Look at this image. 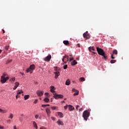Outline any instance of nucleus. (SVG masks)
<instances>
[{"instance_id": "obj_26", "label": "nucleus", "mask_w": 129, "mask_h": 129, "mask_svg": "<svg viewBox=\"0 0 129 129\" xmlns=\"http://www.w3.org/2000/svg\"><path fill=\"white\" fill-rule=\"evenodd\" d=\"M43 100L44 101H45V102H47V103L50 101V99H48V98H45Z\"/></svg>"}, {"instance_id": "obj_34", "label": "nucleus", "mask_w": 129, "mask_h": 129, "mask_svg": "<svg viewBox=\"0 0 129 129\" xmlns=\"http://www.w3.org/2000/svg\"><path fill=\"white\" fill-rule=\"evenodd\" d=\"M113 54H115V55H117V50L115 49L113 51Z\"/></svg>"}, {"instance_id": "obj_3", "label": "nucleus", "mask_w": 129, "mask_h": 129, "mask_svg": "<svg viewBox=\"0 0 129 129\" xmlns=\"http://www.w3.org/2000/svg\"><path fill=\"white\" fill-rule=\"evenodd\" d=\"M96 49H97V51L99 55H101V56H103V55H104V54L105 53V52H104V51L103 50V49H102L98 47H97Z\"/></svg>"}, {"instance_id": "obj_13", "label": "nucleus", "mask_w": 129, "mask_h": 129, "mask_svg": "<svg viewBox=\"0 0 129 129\" xmlns=\"http://www.w3.org/2000/svg\"><path fill=\"white\" fill-rule=\"evenodd\" d=\"M50 92H52V93H54L55 92V87L54 86H50Z\"/></svg>"}, {"instance_id": "obj_20", "label": "nucleus", "mask_w": 129, "mask_h": 129, "mask_svg": "<svg viewBox=\"0 0 129 129\" xmlns=\"http://www.w3.org/2000/svg\"><path fill=\"white\" fill-rule=\"evenodd\" d=\"M57 114L58 115H59V117H63V113H62V112H57Z\"/></svg>"}, {"instance_id": "obj_29", "label": "nucleus", "mask_w": 129, "mask_h": 129, "mask_svg": "<svg viewBox=\"0 0 129 129\" xmlns=\"http://www.w3.org/2000/svg\"><path fill=\"white\" fill-rule=\"evenodd\" d=\"M51 109H52V110H55V109H57V108H58V107L57 106H52L51 107Z\"/></svg>"}, {"instance_id": "obj_31", "label": "nucleus", "mask_w": 129, "mask_h": 129, "mask_svg": "<svg viewBox=\"0 0 129 129\" xmlns=\"http://www.w3.org/2000/svg\"><path fill=\"white\" fill-rule=\"evenodd\" d=\"M23 90H18L17 91V94L19 95V94H21V93H23Z\"/></svg>"}, {"instance_id": "obj_49", "label": "nucleus", "mask_w": 129, "mask_h": 129, "mask_svg": "<svg viewBox=\"0 0 129 129\" xmlns=\"http://www.w3.org/2000/svg\"><path fill=\"white\" fill-rule=\"evenodd\" d=\"M83 110V108H81L80 109H79V111H82Z\"/></svg>"}, {"instance_id": "obj_1", "label": "nucleus", "mask_w": 129, "mask_h": 129, "mask_svg": "<svg viewBox=\"0 0 129 129\" xmlns=\"http://www.w3.org/2000/svg\"><path fill=\"white\" fill-rule=\"evenodd\" d=\"M89 115H90V112L88 110H85L83 113V117L86 121L88 119Z\"/></svg>"}, {"instance_id": "obj_6", "label": "nucleus", "mask_w": 129, "mask_h": 129, "mask_svg": "<svg viewBox=\"0 0 129 129\" xmlns=\"http://www.w3.org/2000/svg\"><path fill=\"white\" fill-rule=\"evenodd\" d=\"M53 97L55 98V99H58V98H63V95L54 93L53 94Z\"/></svg>"}, {"instance_id": "obj_55", "label": "nucleus", "mask_w": 129, "mask_h": 129, "mask_svg": "<svg viewBox=\"0 0 129 129\" xmlns=\"http://www.w3.org/2000/svg\"><path fill=\"white\" fill-rule=\"evenodd\" d=\"M21 116H25V115H24V114H21Z\"/></svg>"}, {"instance_id": "obj_39", "label": "nucleus", "mask_w": 129, "mask_h": 129, "mask_svg": "<svg viewBox=\"0 0 129 129\" xmlns=\"http://www.w3.org/2000/svg\"><path fill=\"white\" fill-rule=\"evenodd\" d=\"M73 60H74V58L73 57L70 58V62L73 61Z\"/></svg>"}, {"instance_id": "obj_11", "label": "nucleus", "mask_w": 129, "mask_h": 129, "mask_svg": "<svg viewBox=\"0 0 129 129\" xmlns=\"http://www.w3.org/2000/svg\"><path fill=\"white\" fill-rule=\"evenodd\" d=\"M45 110L47 115L49 116L51 113V111H50V108L48 107H47Z\"/></svg>"}, {"instance_id": "obj_41", "label": "nucleus", "mask_w": 129, "mask_h": 129, "mask_svg": "<svg viewBox=\"0 0 129 129\" xmlns=\"http://www.w3.org/2000/svg\"><path fill=\"white\" fill-rule=\"evenodd\" d=\"M111 59H115V57L113 56V54H111Z\"/></svg>"}, {"instance_id": "obj_54", "label": "nucleus", "mask_w": 129, "mask_h": 129, "mask_svg": "<svg viewBox=\"0 0 129 129\" xmlns=\"http://www.w3.org/2000/svg\"><path fill=\"white\" fill-rule=\"evenodd\" d=\"M2 31H3V33L5 34V30L2 29Z\"/></svg>"}, {"instance_id": "obj_2", "label": "nucleus", "mask_w": 129, "mask_h": 129, "mask_svg": "<svg viewBox=\"0 0 129 129\" xmlns=\"http://www.w3.org/2000/svg\"><path fill=\"white\" fill-rule=\"evenodd\" d=\"M7 74H4L3 76L1 77V81L2 83H6V82H7V81L10 79L9 77H7L6 78V76H7Z\"/></svg>"}, {"instance_id": "obj_35", "label": "nucleus", "mask_w": 129, "mask_h": 129, "mask_svg": "<svg viewBox=\"0 0 129 129\" xmlns=\"http://www.w3.org/2000/svg\"><path fill=\"white\" fill-rule=\"evenodd\" d=\"M78 94H79V91H77L76 93L74 94V96H76L78 95Z\"/></svg>"}, {"instance_id": "obj_48", "label": "nucleus", "mask_w": 129, "mask_h": 129, "mask_svg": "<svg viewBox=\"0 0 129 129\" xmlns=\"http://www.w3.org/2000/svg\"><path fill=\"white\" fill-rule=\"evenodd\" d=\"M45 95H46V96H48L49 95V93H45Z\"/></svg>"}, {"instance_id": "obj_45", "label": "nucleus", "mask_w": 129, "mask_h": 129, "mask_svg": "<svg viewBox=\"0 0 129 129\" xmlns=\"http://www.w3.org/2000/svg\"><path fill=\"white\" fill-rule=\"evenodd\" d=\"M39 118V115H35V118H36V119H37V118Z\"/></svg>"}, {"instance_id": "obj_23", "label": "nucleus", "mask_w": 129, "mask_h": 129, "mask_svg": "<svg viewBox=\"0 0 129 129\" xmlns=\"http://www.w3.org/2000/svg\"><path fill=\"white\" fill-rule=\"evenodd\" d=\"M91 50H92L93 51H95V48H94V47H89V50L91 52Z\"/></svg>"}, {"instance_id": "obj_61", "label": "nucleus", "mask_w": 129, "mask_h": 129, "mask_svg": "<svg viewBox=\"0 0 129 129\" xmlns=\"http://www.w3.org/2000/svg\"><path fill=\"white\" fill-rule=\"evenodd\" d=\"M67 99V98H65V99H64V100H66Z\"/></svg>"}, {"instance_id": "obj_33", "label": "nucleus", "mask_w": 129, "mask_h": 129, "mask_svg": "<svg viewBox=\"0 0 129 129\" xmlns=\"http://www.w3.org/2000/svg\"><path fill=\"white\" fill-rule=\"evenodd\" d=\"M115 62H116V60H111L110 61V63H111V64H113L114 63H115Z\"/></svg>"}, {"instance_id": "obj_18", "label": "nucleus", "mask_w": 129, "mask_h": 129, "mask_svg": "<svg viewBox=\"0 0 129 129\" xmlns=\"http://www.w3.org/2000/svg\"><path fill=\"white\" fill-rule=\"evenodd\" d=\"M54 71L56 72H59V71H60V70H61L60 69V68H59L58 67H54Z\"/></svg>"}, {"instance_id": "obj_21", "label": "nucleus", "mask_w": 129, "mask_h": 129, "mask_svg": "<svg viewBox=\"0 0 129 129\" xmlns=\"http://www.w3.org/2000/svg\"><path fill=\"white\" fill-rule=\"evenodd\" d=\"M29 97H30V95H26L24 96V100H27V99H29Z\"/></svg>"}, {"instance_id": "obj_4", "label": "nucleus", "mask_w": 129, "mask_h": 129, "mask_svg": "<svg viewBox=\"0 0 129 129\" xmlns=\"http://www.w3.org/2000/svg\"><path fill=\"white\" fill-rule=\"evenodd\" d=\"M69 58V56L65 55L64 56H63L62 59V61L64 63V64H66L68 61H69V59H68Z\"/></svg>"}, {"instance_id": "obj_17", "label": "nucleus", "mask_w": 129, "mask_h": 129, "mask_svg": "<svg viewBox=\"0 0 129 129\" xmlns=\"http://www.w3.org/2000/svg\"><path fill=\"white\" fill-rule=\"evenodd\" d=\"M69 108L70 111H72V110L75 109L74 107H73V106H72L71 105H69Z\"/></svg>"}, {"instance_id": "obj_12", "label": "nucleus", "mask_w": 129, "mask_h": 129, "mask_svg": "<svg viewBox=\"0 0 129 129\" xmlns=\"http://www.w3.org/2000/svg\"><path fill=\"white\" fill-rule=\"evenodd\" d=\"M26 72H27V73H29V72H30V74H32V73H33V70L31 69L30 68H28L26 70Z\"/></svg>"}, {"instance_id": "obj_5", "label": "nucleus", "mask_w": 129, "mask_h": 129, "mask_svg": "<svg viewBox=\"0 0 129 129\" xmlns=\"http://www.w3.org/2000/svg\"><path fill=\"white\" fill-rule=\"evenodd\" d=\"M83 37L87 40H88L90 38V34L88 33V31L85 32L83 35Z\"/></svg>"}, {"instance_id": "obj_22", "label": "nucleus", "mask_w": 129, "mask_h": 129, "mask_svg": "<svg viewBox=\"0 0 129 129\" xmlns=\"http://www.w3.org/2000/svg\"><path fill=\"white\" fill-rule=\"evenodd\" d=\"M63 43L64 45H69V41L68 40H64Z\"/></svg>"}, {"instance_id": "obj_32", "label": "nucleus", "mask_w": 129, "mask_h": 129, "mask_svg": "<svg viewBox=\"0 0 129 129\" xmlns=\"http://www.w3.org/2000/svg\"><path fill=\"white\" fill-rule=\"evenodd\" d=\"M46 106H50V104H42V107H46Z\"/></svg>"}, {"instance_id": "obj_10", "label": "nucleus", "mask_w": 129, "mask_h": 129, "mask_svg": "<svg viewBox=\"0 0 129 129\" xmlns=\"http://www.w3.org/2000/svg\"><path fill=\"white\" fill-rule=\"evenodd\" d=\"M20 85V83L18 82H15V85L14 86V87L13 88L14 90H16L17 88H18V87Z\"/></svg>"}, {"instance_id": "obj_14", "label": "nucleus", "mask_w": 129, "mask_h": 129, "mask_svg": "<svg viewBox=\"0 0 129 129\" xmlns=\"http://www.w3.org/2000/svg\"><path fill=\"white\" fill-rule=\"evenodd\" d=\"M57 123H58V125H63L64 123H63V122L61 121V120L58 119L57 121Z\"/></svg>"}, {"instance_id": "obj_25", "label": "nucleus", "mask_w": 129, "mask_h": 129, "mask_svg": "<svg viewBox=\"0 0 129 129\" xmlns=\"http://www.w3.org/2000/svg\"><path fill=\"white\" fill-rule=\"evenodd\" d=\"M79 80L81 81V82H83V81H85V78L82 77L80 78Z\"/></svg>"}, {"instance_id": "obj_44", "label": "nucleus", "mask_w": 129, "mask_h": 129, "mask_svg": "<svg viewBox=\"0 0 129 129\" xmlns=\"http://www.w3.org/2000/svg\"><path fill=\"white\" fill-rule=\"evenodd\" d=\"M38 102V100L36 99L34 102L33 103H37Z\"/></svg>"}, {"instance_id": "obj_58", "label": "nucleus", "mask_w": 129, "mask_h": 129, "mask_svg": "<svg viewBox=\"0 0 129 129\" xmlns=\"http://www.w3.org/2000/svg\"><path fill=\"white\" fill-rule=\"evenodd\" d=\"M92 53L93 54H96L95 52H93V51L92 52Z\"/></svg>"}, {"instance_id": "obj_19", "label": "nucleus", "mask_w": 129, "mask_h": 129, "mask_svg": "<svg viewBox=\"0 0 129 129\" xmlns=\"http://www.w3.org/2000/svg\"><path fill=\"white\" fill-rule=\"evenodd\" d=\"M72 66H75V65H76V64H77V61H76V60H74V61H73V62H72Z\"/></svg>"}, {"instance_id": "obj_30", "label": "nucleus", "mask_w": 129, "mask_h": 129, "mask_svg": "<svg viewBox=\"0 0 129 129\" xmlns=\"http://www.w3.org/2000/svg\"><path fill=\"white\" fill-rule=\"evenodd\" d=\"M13 117H14V114H13L12 113H11L9 115V118H11V119H12V118H13Z\"/></svg>"}, {"instance_id": "obj_57", "label": "nucleus", "mask_w": 129, "mask_h": 129, "mask_svg": "<svg viewBox=\"0 0 129 129\" xmlns=\"http://www.w3.org/2000/svg\"><path fill=\"white\" fill-rule=\"evenodd\" d=\"M7 121H8V122H11V120H8Z\"/></svg>"}, {"instance_id": "obj_27", "label": "nucleus", "mask_w": 129, "mask_h": 129, "mask_svg": "<svg viewBox=\"0 0 129 129\" xmlns=\"http://www.w3.org/2000/svg\"><path fill=\"white\" fill-rule=\"evenodd\" d=\"M8 111H7V110H4L0 108V112H1L2 113H6Z\"/></svg>"}, {"instance_id": "obj_50", "label": "nucleus", "mask_w": 129, "mask_h": 129, "mask_svg": "<svg viewBox=\"0 0 129 129\" xmlns=\"http://www.w3.org/2000/svg\"><path fill=\"white\" fill-rule=\"evenodd\" d=\"M78 107H79V105H78L76 106V109H78Z\"/></svg>"}, {"instance_id": "obj_47", "label": "nucleus", "mask_w": 129, "mask_h": 129, "mask_svg": "<svg viewBox=\"0 0 129 129\" xmlns=\"http://www.w3.org/2000/svg\"><path fill=\"white\" fill-rule=\"evenodd\" d=\"M51 119L52 120H55V119H56V118H55V117H51Z\"/></svg>"}, {"instance_id": "obj_42", "label": "nucleus", "mask_w": 129, "mask_h": 129, "mask_svg": "<svg viewBox=\"0 0 129 129\" xmlns=\"http://www.w3.org/2000/svg\"><path fill=\"white\" fill-rule=\"evenodd\" d=\"M20 95H19L17 94V95H16V99H18V98H20Z\"/></svg>"}, {"instance_id": "obj_52", "label": "nucleus", "mask_w": 129, "mask_h": 129, "mask_svg": "<svg viewBox=\"0 0 129 129\" xmlns=\"http://www.w3.org/2000/svg\"><path fill=\"white\" fill-rule=\"evenodd\" d=\"M0 129H4V126H2L0 125Z\"/></svg>"}, {"instance_id": "obj_8", "label": "nucleus", "mask_w": 129, "mask_h": 129, "mask_svg": "<svg viewBox=\"0 0 129 129\" xmlns=\"http://www.w3.org/2000/svg\"><path fill=\"white\" fill-rule=\"evenodd\" d=\"M36 93L37 95L41 97V96H42L43 94H44V91L38 90V91H37Z\"/></svg>"}, {"instance_id": "obj_15", "label": "nucleus", "mask_w": 129, "mask_h": 129, "mask_svg": "<svg viewBox=\"0 0 129 129\" xmlns=\"http://www.w3.org/2000/svg\"><path fill=\"white\" fill-rule=\"evenodd\" d=\"M29 68H30V69L32 70V71H33L34 70H35V68H36V67H35V64H33L30 66Z\"/></svg>"}, {"instance_id": "obj_46", "label": "nucleus", "mask_w": 129, "mask_h": 129, "mask_svg": "<svg viewBox=\"0 0 129 129\" xmlns=\"http://www.w3.org/2000/svg\"><path fill=\"white\" fill-rule=\"evenodd\" d=\"M40 129H46V128L44 126H42V127H40Z\"/></svg>"}, {"instance_id": "obj_7", "label": "nucleus", "mask_w": 129, "mask_h": 129, "mask_svg": "<svg viewBox=\"0 0 129 129\" xmlns=\"http://www.w3.org/2000/svg\"><path fill=\"white\" fill-rule=\"evenodd\" d=\"M51 58H52V56H51V55H48L47 56H46L44 58V60L46 62H50V60H51Z\"/></svg>"}, {"instance_id": "obj_37", "label": "nucleus", "mask_w": 129, "mask_h": 129, "mask_svg": "<svg viewBox=\"0 0 129 129\" xmlns=\"http://www.w3.org/2000/svg\"><path fill=\"white\" fill-rule=\"evenodd\" d=\"M63 69H67V67H68V66L67 64H66L64 66H63Z\"/></svg>"}, {"instance_id": "obj_9", "label": "nucleus", "mask_w": 129, "mask_h": 129, "mask_svg": "<svg viewBox=\"0 0 129 129\" xmlns=\"http://www.w3.org/2000/svg\"><path fill=\"white\" fill-rule=\"evenodd\" d=\"M54 74H55L54 78L55 79H57L59 76H60V72H54Z\"/></svg>"}, {"instance_id": "obj_60", "label": "nucleus", "mask_w": 129, "mask_h": 129, "mask_svg": "<svg viewBox=\"0 0 129 129\" xmlns=\"http://www.w3.org/2000/svg\"><path fill=\"white\" fill-rule=\"evenodd\" d=\"M62 102L64 103L65 102V101H62Z\"/></svg>"}, {"instance_id": "obj_53", "label": "nucleus", "mask_w": 129, "mask_h": 129, "mask_svg": "<svg viewBox=\"0 0 129 129\" xmlns=\"http://www.w3.org/2000/svg\"><path fill=\"white\" fill-rule=\"evenodd\" d=\"M50 101H51V102H52L53 101V98L50 99Z\"/></svg>"}, {"instance_id": "obj_40", "label": "nucleus", "mask_w": 129, "mask_h": 129, "mask_svg": "<svg viewBox=\"0 0 129 129\" xmlns=\"http://www.w3.org/2000/svg\"><path fill=\"white\" fill-rule=\"evenodd\" d=\"M72 91H73V92H77V91H78V90H77L75 89H73Z\"/></svg>"}, {"instance_id": "obj_16", "label": "nucleus", "mask_w": 129, "mask_h": 129, "mask_svg": "<svg viewBox=\"0 0 129 129\" xmlns=\"http://www.w3.org/2000/svg\"><path fill=\"white\" fill-rule=\"evenodd\" d=\"M33 125L34 127H35L36 129H38V125H37V123L35 121L33 122Z\"/></svg>"}, {"instance_id": "obj_43", "label": "nucleus", "mask_w": 129, "mask_h": 129, "mask_svg": "<svg viewBox=\"0 0 129 129\" xmlns=\"http://www.w3.org/2000/svg\"><path fill=\"white\" fill-rule=\"evenodd\" d=\"M67 107H68V105H67L66 106H64V109H67Z\"/></svg>"}, {"instance_id": "obj_59", "label": "nucleus", "mask_w": 129, "mask_h": 129, "mask_svg": "<svg viewBox=\"0 0 129 129\" xmlns=\"http://www.w3.org/2000/svg\"><path fill=\"white\" fill-rule=\"evenodd\" d=\"M70 56H71V57H72V54H70Z\"/></svg>"}, {"instance_id": "obj_51", "label": "nucleus", "mask_w": 129, "mask_h": 129, "mask_svg": "<svg viewBox=\"0 0 129 129\" xmlns=\"http://www.w3.org/2000/svg\"><path fill=\"white\" fill-rule=\"evenodd\" d=\"M21 74L22 75V76H25V74L23 73H21Z\"/></svg>"}, {"instance_id": "obj_24", "label": "nucleus", "mask_w": 129, "mask_h": 129, "mask_svg": "<svg viewBox=\"0 0 129 129\" xmlns=\"http://www.w3.org/2000/svg\"><path fill=\"white\" fill-rule=\"evenodd\" d=\"M70 83H71L70 80H68L66 82V85H70Z\"/></svg>"}, {"instance_id": "obj_28", "label": "nucleus", "mask_w": 129, "mask_h": 129, "mask_svg": "<svg viewBox=\"0 0 129 129\" xmlns=\"http://www.w3.org/2000/svg\"><path fill=\"white\" fill-rule=\"evenodd\" d=\"M102 56H103V58H104V59L107 60V55H106L105 53H104V55Z\"/></svg>"}, {"instance_id": "obj_56", "label": "nucleus", "mask_w": 129, "mask_h": 129, "mask_svg": "<svg viewBox=\"0 0 129 129\" xmlns=\"http://www.w3.org/2000/svg\"><path fill=\"white\" fill-rule=\"evenodd\" d=\"M78 47H80V44L78 43Z\"/></svg>"}, {"instance_id": "obj_38", "label": "nucleus", "mask_w": 129, "mask_h": 129, "mask_svg": "<svg viewBox=\"0 0 129 129\" xmlns=\"http://www.w3.org/2000/svg\"><path fill=\"white\" fill-rule=\"evenodd\" d=\"M9 47L10 46H5V50H6V51H8L9 50Z\"/></svg>"}, {"instance_id": "obj_36", "label": "nucleus", "mask_w": 129, "mask_h": 129, "mask_svg": "<svg viewBox=\"0 0 129 129\" xmlns=\"http://www.w3.org/2000/svg\"><path fill=\"white\" fill-rule=\"evenodd\" d=\"M11 82H15L16 81V78H15V77L12 78H11Z\"/></svg>"}]
</instances>
